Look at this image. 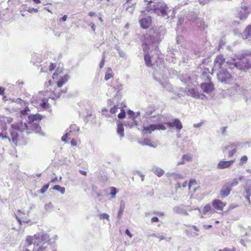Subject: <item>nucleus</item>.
Here are the masks:
<instances>
[{
  "label": "nucleus",
  "instance_id": "1",
  "mask_svg": "<svg viewBox=\"0 0 251 251\" xmlns=\"http://www.w3.org/2000/svg\"><path fill=\"white\" fill-rule=\"evenodd\" d=\"M69 76L68 75H65L61 76L56 82V85L52 84L51 81L49 80V85L51 86L50 88V98L52 100H56L67 92V89H62V86L66 84L68 81Z\"/></svg>",
  "mask_w": 251,
  "mask_h": 251
},
{
  "label": "nucleus",
  "instance_id": "2",
  "mask_svg": "<svg viewBox=\"0 0 251 251\" xmlns=\"http://www.w3.org/2000/svg\"><path fill=\"white\" fill-rule=\"evenodd\" d=\"M152 0L148 1L146 10L148 12H155L159 11L162 15H166L167 13V7L164 2H159L155 4H153Z\"/></svg>",
  "mask_w": 251,
  "mask_h": 251
},
{
  "label": "nucleus",
  "instance_id": "3",
  "mask_svg": "<svg viewBox=\"0 0 251 251\" xmlns=\"http://www.w3.org/2000/svg\"><path fill=\"white\" fill-rule=\"evenodd\" d=\"M11 127L13 129L20 131H26L27 133H30L31 131L34 130V127H31V126L28 124V122L25 123L20 121V122L12 124Z\"/></svg>",
  "mask_w": 251,
  "mask_h": 251
},
{
  "label": "nucleus",
  "instance_id": "4",
  "mask_svg": "<svg viewBox=\"0 0 251 251\" xmlns=\"http://www.w3.org/2000/svg\"><path fill=\"white\" fill-rule=\"evenodd\" d=\"M166 129L165 127L160 124L150 125L147 126H144L143 132L146 134H151L152 132L155 130H162Z\"/></svg>",
  "mask_w": 251,
  "mask_h": 251
},
{
  "label": "nucleus",
  "instance_id": "5",
  "mask_svg": "<svg viewBox=\"0 0 251 251\" xmlns=\"http://www.w3.org/2000/svg\"><path fill=\"white\" fill-rule=\"evenodd\" d=\"M42 118V116L39 114L30 115L28 117L29 120L28 124H30L31 126V127H34V130H35L38 127L39 125L35 123L34 121H40Z\"/></svg>",
  "mask_w": 251,
  "mask_h": 251
},
{
  "label": "nucleus",
  "instance_id": "6",
  "mask_svg": "<svg viewBox=\"0 0 251 251\" xmlns=\"http://www.w3.org/2000/svg\"><path fill=\"white\" fill-rule=\"evenodd\" d=\"M16 218L18 221L20 225H22V223L28 224L31 222L30 220L28 218V215L25 213L18 210L17 214L16 215Z\"/></svg>",
  "mask_w": 251,
  "mask_h": 251
},
{
  "label": "nucleus",
  "instance_id": "7",
  "mask_svg": "<svg viewBox=\"0 0 251 251\" xmlns=\"http://www.w3.org/2000/svg\"><path fill=\"white\" fill-rule=\"evenodd\" d=\"M218 79L222 82H227L231 79V75L226 70H222L217 75Z\"/></svg>",
  "mask_w": 251,
  "mask_h": 251
},
{
  "label": "nucleus",
  "instance_id": "8",
  "mask_svg": "<svg viewBox=\"0 0 251 251\" xmlns=\"http://www.w3.org/2000/svg\"><path fill=\"white\" fill-rule=\"evenodd\" d=\"M208 82H202L201 84V88L206 93H210L214 90V85L211 79L208 77Z\"/></svg>",
  "mask_w": 251,
  "mask_h": 251
},
{
  "label": "nucleus",
  "instance_id": "9",
  "mask_svg": "<svg viewBox=\"0 0 251 251\" xmlns=\"http://www.w3.org/2000/svg\"><path fill=\"white\" fill-rule=\"evenodd\" d=\"M235 159H232L229 161L221 160L217 164V168L219 169H224L229 168L234 163Z\"/></svg>",
  "mask_w": 251,
  "mask_h": 251
},
{
  "label": "nucleus",
  "instance_id": "10",
  "mask_svg": "<svg viewBox=\"0 0 251 251\" xmlns=\"http://www.w3.org/2000/svg\"><path fill=\"white\" fill-rule=\"evenodd\" d=\"M152 19L151 17L143 18L139 21L141 27L143 29L148 28L151 24Z\"/></svg>",
  "mask_w": 251,
  "mask_h": 251
},
{
  "label": "nucleus",
  "instance_id": "11",
  "mask_svg": "<svg viewBox=\"0 0 251 251\" xmlns=\"http://www.w3.org/2000/svg\"><path fill=\"white\" fill-rule=\"evenodd\" d=\"M212 204L215 209L217 210L223 211L226 203V202H223L220 200L216 199L213 201Z\"/></svg>",
  "mask_w": 251,
  "mask_h": 251
},
{
  "label": "nucleus",
  "instance_id": "12",
  "mask_svg": "<svg viewBox=\"0 0 251 251\" xmlns=\"http://www.w3.org/2000/svg\"><path fill=\"white\" fill-rule=\"evenodd\" d=\"M231 190V189L228 187V185L225 183L223 186L222 189L220 192V198L223 199L228 196L229 195Z\"/></svg>",
  "mask_w": 251,
  "mask_h": 251
},
{
  "label": "nucleus",
  "instance_id": "13",
  "mask_svg": "<svg viewBox=\"0 0 251 251\" xmlns=\"http://www.w3.org/2000/svg\"><path fill=\"white\" fill-rule=\"evenodd\" d=\"M76 136H77L76 131L70 130L62 137V141L65 143H67L68 142V140H71Z\"/></svg>",
  "mask_w": 251,
  "mask_h": 251
},
{
  "label": "nucleus",
  "instance_id": "14",
  "mask_svg": "<svg viewBox=\"0 0 251 251\" xmlns=\"http://www.w3.org/2000/svg\"><path fill=\"white\" fill-rule=\"evenodd\" d=\"M167 125L171 127H175L179 131L182 128V125L181 122L177 119H175L173 122L168 123Z\"/></svg>",
  "mask_w": 251,
  "mask_h": 251
},
{
  "label": "nucleus",
  "instance_id": "15",
  "mask_svg": "<svg viewBox=\"0 0 251 251\" xmlns=\"http://www.w3.org/2000/svg\"><path fill=\"white\" fill-rule=\"evenodd\" d=\"M16 131V130L13 129V128L10 131V140H11L15 145H17V144L20 140V136Z\"/></svg>",
  "mask_w": 251,
  "mask_h": 251
},
{
  "label": "nucleus",
  "instance_id": "16",
  "mask_svg": "<svg viewBox=\"0 0 251 251\" xmlns=\"http://www.w3.org/2000/svg\"><path fill=\"white\" fill-rule=\"evenodd\" d=\"M237 144H236L235 143L230 144L228 146H226L224 148V149L223 150V151L227 150L229 148H234L232 150H231V151H229L228 153V156L229 157H232L237 152V149L236 148L237 147Z\"/></svg>",
  "mask_w": 251,
  "mask_h": 251
},
{
  "label": "nucleus",
  "instance_id": "17",
  "mask_svg": "<svg viewBox=\"0 0 251 251\" xmlns=\"http://www.w3.org/2000/svg\"><path fill=\"white\" fill-rule=\"evenodd\" d=\"M225 62V59L222 54L217 56L214 61L215 65H217L219 68H221Z\"/></svg>",
  "mask_w": 251,
  "mask_h": 251
},
{
  "label": "nucleus",
  "instance_id": "18",
  "mask_svg": "<svg viewBox=\"0 0 251 251\" xmlns=\"http://www.w3.org/2000/svg\"><path fill=\"white\" fill-rule=\"evenodd\" d=\"M251 37V25H248L242 34V37L244 39H248Z\"/></svg>",
  "mask_w": 251,
  "mask_h": 251
},
{
  "label": "nucleus",
  "instance_id": "19",
  "mask_svg": "<svg viewBox=\"0 0 251 251\" xmlns=\"http://www.w3.org/2000/svg\"><path fill=\"white\" fill-rule=\"evenodd\" d=\"M35 236L40 242H47L50 240L49 236L47 234H38V235H35Z\"/></svg>",
  "mask_w": 251,
  "mask_h": 251
},
{
  "label": "nucleus",
  "instance_id": "20",
  "mask_svg": "<svg viewBox=\"0 0 251 251\" xmlns=\"http://www.w3.org/2000/svg\"><path fill=\"white\" fill-rule=\"evenodd\" d=\"M188 95L190 96L195 98H199L200 97L198 91L194 88H190L188 90Z\"/></svg>",
  "mask_w": 251,
  "mask_h": 251
},
{
  "label": "nucleus",
  "instance_id": "21",
  "mask_svg": "<svg viewBox=\"0 0 251 251\" xmlns=\"http://www.w3.org/2000/svg\"><path fill=\"white\" fill-rule=\"evenodd\" d=\"M198 182L196 179H190L188 185L189 189L190 190L191 188H192L193 190L195 191L197 189V186H198Z\"/></svg>",
  "mask_w": 251,
  "mask_h": 251
},
{
  "label": "nucleus",
  "instance_id": "22",
  "mask_svg": "<svg viewBox=\"0 0 251 251\" xmlns=\"http://www.w3.org/2000/svg\"><path fill=\"white\" fill-rule=\"evenodd\" d=\"M113 77L114 74L112 69L110 68H108L105 75L104 79L107 81Z\"/></svg>",
  "mask_w": 251,
  "mask_h": 251
},
{
  "label": "nucleus",
  "instance_id": "23",
  "mask_svg": "<svg viewBox=\"0 0 251 251\" xmlns=\"http://www.w3.org/2000/svg\"><path fill=\"white\" fill-rule=\"evenodd\" d=\"M117 132L121 137L124 136V128L123 124H121L118 125Z\"/></svg>",
  "mask_w": 251,
  "mask_h": 251
},
{
  "label": "nucleus",
  "instance_id": "24",
  "mask_svg": "<svg viewBox=\"0 0 251 251\" xmlns=\"http://www.w3.org/2000/svg\"><path fill=\"white\" fill-rule=\"evenodd\" d=\"M145 63L148 67L152 66L151 57L149 53H146L144 56Z\"/></svg>",
  "mask_w": 251,
  "mask_h": 251
},
{
  "label": "nucleus",
  "instance_id": "25",
  "mask_svg": "<svg viewBox=\"0 0 251 251\" xmlns=\"http://www.w3.org/2000/svg\"><path fill=\"white\" fill-rule=\"evenodd\" d=\"M40 105L43 108H49V104L48 103V99H43L42 100V102L40 103Z\"/></svg>",
  "mask_w": 251,
  "mask_h": 251
},
{
  "label": "nucleus",
  "instance_id": "26",
  "mask_svg": "<svg viewBox=\"0 0 251 251\" xmlns=\"http://www.w3.org/2000/svg\"><path fill=\"white\" fill-rule=\"evenodd\" d=\"M52 189L60 192L62 194H64L65 192V187L60 186L59 185H55L52 187Z\"/></svg>",
  "mask_w": 251,
  "mask_h": 251
},
{
  "label": "nucleus",
  "instance_id": "27",
  "mask_svg": "<svg viewBox=\"0 0 251 251\" xmlns=\"http://www.w3.org/2000/svg\"><path fill=\"white\" fill-rule=\"evenodd\" d=\"M6 130V128H3V130L0 133V137L2 139H8L9 141H10V138L8 136V133Z\"/></svg>",
  "mask_w": 251,
  "mask_h": 251
},
{
  "label": "nucleus",
  "instance_id": "28",
  "mask_svg": "<svg viewBox=\"0 0 251 251\" xmlns=\"http://www.w3.org/2000/svg\"><path fill=\"white\" fill-rule=\"evenodd\" d=\"M153 172L158 177H160L164 174V171L161 168H156L154 170Z\"/></svg>",
  "mask_w": 251,
  "mask_h": 251
},
{
  "label": "nucleus",
  "instance_id": "29",
  "mask_svg": "<svg viewBox=\"0 0 251 251\" xmlns=\"http://www.w3.org/2000/svg\"><path fill=\"white\" fill-rule=\"evenodd\" d=\"M246 196L245 197L246 199L248 201L249 204L251 203V201L250 200V197L251 196V188H247L246 189Z\"/></svg>",
  "mask_w": 251,
  "mask_h": 251
},
{
  "label": "nucleus",
  "instance_id": "30",
  "mask_svg": "<svg viewBox=\"0 0 251 251\" xmlns=\"http://www.w3.org/2000/svg\"><path fill=\"white\" fill-rule=\"evenodd\" d=\"M226 185L231 189L232 187L236 186L238 184V180L237 178L234 179L231 182L226 183Z\"/></svg>",
  "mask_w": 251,
  "mask_h": 251
},
{
  "label": "nucleus",
  "instance_id": "31",
  "mask_svg": "<svg viewBox=\"0 0 251 251\" xmlns=\"http://www.w3.org/2000/svg\"><path fill=\"white\" fill-rule=\"evenodd\" d=\"M211 210V207L209 204H207L205 205L202 208V212L203 214H206V213L209 212Z\"/></svg>",
  "mask_w": 251,
  "mask_h": 251
},
{
  "label": "nucleus",
  "instance_id": "32",
  "mask_svg": "<svg viewBox=\"0 0 251 251\" xmlns=\"http://www.w3.org/2000/svg\"><path fill=\"white\" fill-rule=\"evenodd\" d=\"M248 159V158L246 155L242 156L240 159L239 165H242L243 164L246 163L247 162Z\"/></svg>",
  "mask_w": 251,
  "mask_h": 251
},
{
  "label": "nucleus",
  "instance_id": "33",
  "mask_svg": "<svg viewBox=\"0 0 251 251\" xmlns=\"http://www.w3.org/2000/svg\"><path fill=\"white\" fill-rule=\"evenodd\" d=\"M182 161L181 162V164L184 163L185 161H190L192 159L191 156L190 155L188 154H185L184 155L182 156Z\"/></svg>",
  "mask_w": 251,
  "mask_h": 251
},
{
  "label": "nucleus",
  "instance_id": "34",
  "mask_svg": "<svg viewBox=\"0 0 251 251\" xmlns=\"http://www.w3.org/2000/svg\"><path fill=\"white\" fill-rule=\"evenodd\" d=\"M50 186V184L48 183V184H46L45 185H44L42 188L41 189L39 190V193H41V194H44L45 193L47 189H48L49 187Z\"/></svg>",
  "mask_w": 251,
  "mask_h": 251
},
{
  "label": "nucleus",
  "instance_id": "35",
  "mask_svg": "<svg viewBox=\"0 0 251 251\" xmlns=\"http://www.w3.org/2000/svg\"><path fill=\"white\" fill-rule=\"evenodd\" d=\"M62 72L61 70H60L59 69H56V71L53 73L52 75V79H57L58 75Z\"/></svg>",
  "mask_w": 251,
  "mask_h": 251
},
{
  "label": "nucleus",
  "instance_id": "36",
  "mask_svg": "<svg viewBox=\"0 0 251 251\" xmlns=\"http://www.w3.org/2000/svg\"><path fill=\"white\" fill-rule=\"evenodd\" d=\"M121 112L120 113L118 114V117L119 118V119H123L126 116V112L125 111V110L123 108H122L121 109Z\"/></svg>",
  "mask_w": 251,
  "mask_h": 251
},
{
  "label": "nucleus",
  "instance_id": "37",
  "mask_svg": "<svg viewBox=\"0 0 251 251\" xmlns=\"http://www.w3.org/2000/svg\"><path fill=\"white\" fill-rule=\"evenodd\" d=\"M110 195H111L112 198H114L115 197V195L117 193L116 188L114 187H110Z\"/></svg>",
  "mask_w": 251,
  "mask_h": 251
},
{
  "label": "nucleus",
  "instance_id": "38",
  "mask_svg": "<svg viewBox=\"0 0 251 251\" xmlns=\"http://www.w3.org/2000/svg\"><path fill=\"white\" fill-rule=\"evenodd\" d=\"M118 109V106L117 105H115L113 107H111L110 109V113L111 114H115L117 111Z\"/></svg>",
  "mask_w": 251,
  "mask_h": 251
},
{
  "label": "nucleus",
  "instance_id": "39",
  "mask_svg": "<svg viewBox=\"0 0 251 251\" xmlns=\"http://www.w3.org/2000/svg\"><path fill=\"white\" fill-rule=\"evenodd\" d=\"M100 219H106L107 220H109V216L106 213H102L100 215Z\"/></svg>",
  "mask_w": 251,
  "mask_h": 251
},
{
  "label": "nucleus",
  "instance_id": "40",
  "mask_svg": "<svg viewBox=\"0 0 251 251\" xmlns=\"http://www.w3.org/2000/svg\"><path fill=\"white\" fill-rule=\"evenodd\" d=\"M56 68V65L54 63H51L49 66V70L50 72L52 71Z\"/></svg>",
  "mask_w": 251,
  "mask_h": 251
},
{
  "label": "nucleus",
  "instance_id": "41",
  "mask_svg": "<svg viewBox=\"0 0 251 251\" xmlns=\"http://www.w3.org/2000/svg\"><path fill=\"white\" fill-rule=\"evenodd\" d=\"M29 111V108L26 107L24 110L21 111V113L22 115H26L27 114V111Z\"/></svg>",
  "mask_w": 251,
  "mask_h": 251
},
{
  "label": "nucleus",
  "instance_id": "42",
  "mask_svg": "<svg viewBox=\"0 0 251 251\" xmlns=\"http://www.w3.org/2000/svg\"><path fill=\"white\" fill-rule=\"evenodd\" d=\"M218 251H236V250L234 248H233L231 249L226 248L222 250H219Z\"/></svg>",
  "mask_w": 251,
  "mask_h": 251
},
{
  "label": "nucleus",
  "instance_id": "43",
  "mask_svg": "<svg viewBox=\"0 0 251 251\" xmlns=\"http://www.w3.org/2000/svg\"><path fill=\"white\" fill-rule=\"evenodd\" d=\"M102 115H105L106 117H109V115H107L108 113V110L106 108H103L101 110Z\"/></svg>",
  "mask_w": 251,
  "mask_h": 251
},
{
  "label": "nucleus",
  "instance_id": "44",
  "mask_svg": "<svg viewBox=\"0 0 251 251\" xmlns=\"http://www.w3.org/2000/svg\"><path fill=\"white\" fill-rule=\"evenodd\" d=\"M71 140V145L73 146H76L77 142L76 141V140L75 139H74V138H72Z\"/></svg>",
  "mask_w": 251,
  "mask_h": 251
},
{
  "label": "nucleus",
  "instance_id": "45",
  "mask_svg": "<svg viewBox=\"0 0 251 251\" xmlns=\"http://www.w3.org/2000/svg\"><path fill=\"white\" fill-rule=\"evenodd\" d=\"M159 221V219L157 217H153L151 219V222L152 223L158 222Z\"/></svg>",
  "mask_w": 251,
  "mask_h": 251
},
{
  "label": "nucleus",
  "instance_id": "46",
  "mask_svg": "<svg viewBox=\"0 0 251 251\" xmlns=\"http://www.w3.org/2000/svg\"><path fill=\"white\" fill-rule=\"evenodd\" d=\"M124 211V208L122 207H120L119 209V212H118V217H120L122 215Z\"/></svg>",
  "mask_w": 251,
  "mask_h": 251
},
{
  "label": "nucleus",
  "instance_id": "47",
  "mask_svg": "<svg viewBox=\"0 0 251 251\" xmlns=\"http://www.w3.org/2000/svg\"><path fill=\"white\" fill-rule=\"evenodd\" d=\"M126 233L131 238L132 237V234L130 232L128 229L126 230Z\"/></svg>",
  "mask_w": 251,
  "mask_h": 251
},
{
  "label": "nucleus",
  "instance_id": "48",
  "mask_svg": "<svg viewBox=\"0 0 251 251\" xmlns=\"http://www.w3.org/2000/svg\"><path fill=\"white\" fill-rule=\"evenodd\" d=\"M93 31H95V25L93 23H91L89 25Z\"/></svg>",
  "mask_w": 251,
  "mask_h": 251
},
{
  "label": "nucleus",
  "instance_id": "49",
  "mask_svg": "<svg viewBox=\"0 0 251 251\" xmlns=\"http://www.w3.org/2000/svg\"><path fill=\"white\" fill-rule=\"evenodd\" d=\"M5 89L3 87H0V95H3L4 93Z\"/></svg>",
  "mask_w": 251,
  "mask_h": 251
},
{
  "label": "nucleus",
  "instance_id": "50",
  "mask_svg": "<svg viewBox=\"0 0 251 251\" xmlns=\"http://www.w3.org/2000/svg\"><path fill=\"white\" fill-rule=\"evenodd\" d=\"M104 63V60L103 59L101 61V62H100V68L103 67Z\"/></svg>",
  "mask_w": 251,
  "mask_h": 251
},
{
  "label": "nucleus",
  "instance_id": "51",
  "mask_svg": "<svg viewBox=\"0 0 251 251\" xmlns=\"http://www.w3.org/2000/svg\"><path fill=\"white\" fill-rule=\"evenodd\" d=\"M79 173H80L81 174H82V175H84V176H86L87 175V172H85V171H82V170H80V171H79Z\"/></svg>",
  "mask_w": 251,
  "mask_h": 251
},
{
  "label": "nucleus",
  "instance_id": "52",
  "mask_svg": "<svg viewBox=\"0 0 251 251\" xmlns=\"http://www.w3.org/2000/svg\"><path fill=\"white\" fill-rule=\"evenodd\" d=\"M67 18V15H64V16H63L62 17L61 20H62V21L65 22V21H66Z\"/></svg>",
  "mask_w": 251,
  "mask_h": 251
},
{
  "label": "nucleus",
  "instance_id": "53",
  "mask_svg": "<svg viewBox=\"0 0 251 251\" xmlns=\"http://www.w3.org/2000/svg\"><path fill=\"white\" fill-rule=\"evenodd\" d=\"M89 16L90 17H93L95 15V13L94 12H90L88 14Z\"/></svg>",
  "mask_w": 251,
  "mask_h": 251
},
{
  "label": "nucleus",
  "instance_id": "54",
  "mask_svg": "<svg viewBox=\"0 0 251 251\" xmlns=\"http://www.w3.org/2000/svg\"><path fill=\"white\" fill-rule=\"evenodd\" d=\"M128 114L129 115H132V116L134 115V113L130 110H128Z\"/></svg>",
  "mask_w": 251,
  "mask_h": 251
},
{
  "label": "nucleus",
  "instance_id": "55",
  "mask_svg": "<svg viewBox=\"0 0 251 251\" xmlns=\"http://www.w3.org/2000/svg\"><path fill=\"white\" fill-rule=\"evenodd\" d=\"M57 178L56 177H55V178H54L50 180V183L54 182L56 181H57Z\"/></svg>",
  "mask_w": 251,
  "mask_h": 251
},
{
  "label": "nucleus",
  "instance_id": "56",
  "mask_svg": "<svg viewBox=\"0 0 251 251\" xmlns=\"http://www.w3.org/2000/svg\"><path fill=\"white\" fill-rule=\"evenodd\" d=\"M204 227L205 229H208L212 227V226L210 225H205Z\"/></svg>",
  "mask_w": 251,
  "mask_h": 251
},
{
  "label": "nucleus",
  "instance_id": "57",
  "mask_svg": "<svg viewBox=\"0 0 251 251\" xmlns=\"http://www.w3.org/2000/svg\"><path fill=\"white\" fill-rule=\"evenodd\" d=\"M140 177L141 178V180L142 181H144V176L142 175V174H140Z\"/></svg>",
  "mask_w": 251,
  "mask_h": 251
},
{
  "label": "nucleus",
  "instance_id": "58",
  "mask_svg": "<svg viewBox=\"0 0 251 251\" xmlns=\"http://www.w3.org/2000/svg\"><path fill=\"white\" fill-rule=\"evenodd\" d=\"M33 1L37 4L40 3V1L39 0H33Z\"/></svg>",
  "mask_w": 251,
  "mask_h": 251
},
{
  "label": "nucleus",
  "instance_id": "59",
  "mask_svg": "<svg viewBox=\"0 0 251 251\" xmlns=\"http://www.w3.org/2000/svg\"><path fill=\"white\" fill-rule=\"evenodd\" d=\"M160 240H163L165 239V237L164 236H161L158 237Z\"/></svg>",
  "mask_w": 251,
  "mask_h": 251
},
{
  "label": "nucleus",
  "instance_id": "60",
  "mask_svg": "<svg viewBox=\"0 0 251 251\" xmlns=\"http://www.w3.org/2000/svg\"><path fill=\"white\" fill-rule=\"evenodd\" d=\"M230 65H233L234 66V67H236V63H230Z\"/></svg>",
  "mask_w": 251,
  "mask_h": 251
},
{
  "label": "nucleus",
  "instance_id": "61",
  "mask_svg": "<svg viewBox=\"0 0 251 251\" xmlns=\"http://www.w3.org/2000/svg\"><path fill=\"white\" fill-rule=\"evenodd\" d=\"M193 228L195 229V230L196 231H198V230L197 229V227L196 226H193Z\"/></svg>",
  "mask_w": 251,
  "mask_h": 251
},
{
  "label": "nucleus",
  "instance_id": "62",
  "mask_svg": "<svg viewBox=\"0 0 251 251\" xmlns=\"http://www.w3.org/2000/svg\"><path fill=\"white\" fill-rule=\"evenodd\" d=\"M131 0H126V3L130 2Z\"/></svg>",
  "mask_w": 251,
  "mask_h": 251
},
{
  "label": "nucleus",
  "instance_id": "63",
  "mask_svg": "<svg viewBox=\"0 0 251 251\" xmlns=\"http://www.w3.org/2000/svg\"><path fill=\"white\" fill-rule=\"evenodd\" d=\"M245 10H247V7L245 6L244 8L242 7Z\"/></svg>",
  "mask_w": 251,
  "mask_h": 251
},
{
  "label": "nucleus",
  "instance_id": "64",
  "mask_svg": "<svg viewBox=\"0 0 251 251\" xmlns=\"http://www.w3.org/2000/svg\"><path fill=\"white\" fill-rule=\"evenodd\" d=\"M24 251H29V250H28V249H25Z\"/></svg>",
  "mask_w": 251,
  "mask_h": 251
}]
</instances>
